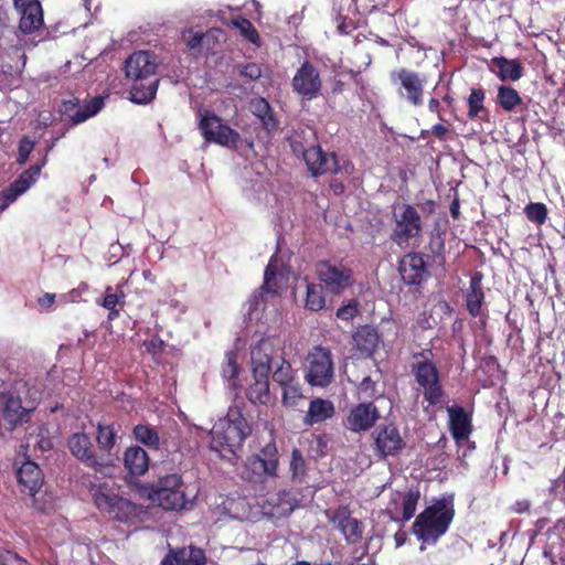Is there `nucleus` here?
I'll return each instance as SVG.
<instances>
[{"label":"nucleus","instance_id":"f257e3e1","mask_svg":"<svg viewBox=\"0 0 565 565\" xmlns=\"http://www.w3.org/2000/svg\"><path fill=\"white\" fill-rule=\"evenodd\" d=\"M291 271L273 256L264 274V284L259 291L248 300L247 315L249 320L275 319L280 309V292L288 287Z\"/></svg>","mask_w":565,"mask_h":565},{"label":"nucleus","instance_id":"f03ea898","mask_svg":"<svg viewBox=\"0 0 565 565\" xmlns=\"http://www.w3.org/2000/svg\"><path fill=\"white\" fill-rule=\"evenodd\" d=\"M211 435L210 448L222 458L231 460L236 456L244 440L250 434V426L237 406L228 408L225 417L221 418L209 431Z\"/></svg>","mask_w":565,"mask_h":565},{"label":"nucleus","instance_id":"7ed1b4c3","mask_svg":"<svg viewBox=\"0 0 565 565\" xmlns=\"http://www.w3.org/2000/svg\"><path fill=\"white\" fill-rule=\"evenodd\" d=\"M157 56L149 51L132 53L125 64L126 76L131 81V98L138 104L148 103L156 96L158 88Z\"/></svg>","mask_w":565,"mask_h":565},{"label":"nucleus","instance_id":"20e7f679","mask_svg":"<svg viewBox=\"0 0 565 565\" xmlns=\"http://www.w3.org/2000/svg\"><path fill=\"white\" fill-rule=\"evenodd\" d=\"M278 340L262 338L250 350V367L253 382L246 390V396L253 404L267 405L270 399L269 373L271 360L276 351Z\"/></svg>","mask_w":565,"mask_h":565},{"label":"nucleus","instance_id":"39448f33","mask_svg":"<svg viewBox=\"0 0 565 565\" xmlns=\"http://www.w3.org/2000/svg\"><path fill=\"white\" fill-rule=\"evenodd\" d=\"M198 491L185 484L177 473L160 478L147 493L148 499L167 511L190 510Z\"/></svg>","mask_w":565,"mask_h":565},{"label":"nucleus","instance_id":"423d86ee","mask_svg":"<svg viewBox=\"0 0 565 565\" xmlns=\"http://www.w3.org/2000/svg\"><path fill=\"white\" fill-rule=\"evenodd\" d=\"M452 518L451 500L443 499L417 516L414 523V533L424 543H435L446 533Z\"/></svg>","mask_w":565,"mask_h":565},{"label":"nucleus","instance_id":"0eeeda50","mask_svg":"<svg viewBox=\"0 0 565 565\" xmlns=\"http://www.w3.org/2000/svg\"><path fill=\"white\" fill-rule=\"evenodd\" d=\"M92 490L97 509L105 515L126 522L137 514L136 504L124 498L115 483L104 482Z\"/></svg>","mask_w":565,"mask_h":565},{"label":"nucleus","instance_id":"6e6552de","mask_svg":"<svg viewBox=\"0 0 565 565\" xmlns=\"http://www.w3.org/2000/svg\"><path fill=\"white\" fill-rule=\"evenodd\" d=\"M412 373L418 386V391L424 395V399L428 406H435L443 402L444 390L439 376L438 369L431 362L427 354L422 353L415 356V362L412 364Z\"/></svg>","mask_w":565,"mask_h":565},{"label":"nucleus","instance_id":"1a4fd4ad","mask_svg":"<svg viewBox=\"0 0 565 565\" xmlns=\"http://www.w3.org/2000/svg\"><path fill=\"white\" fill-rule=\"evenodd\" d=\"M394 227L393 241L401 247H408L418 242L422 236V218L418 211L406 203L393 207Z\"/></svg>","mask_w":565,"mask_h":565},{"label":"nucleus","instance_id":"9d476101","mask_svg":"<svg viewBox=\"0 0 565 565\" xmlns=\"http://www.w3.org/2000/svg\"><path fill=\"white\" fill-rule=\"evenodd\" d=\"M334 367L329 349L315 347L310 350L305 363V379L311 386L326 387L332 380Z\"/></svg>","mask_w":565,"mask_h":565},{"label":"nucleus","instance_id":"9b49d317","mask_svg":"<svg viewBox=\"0 0 565 565\" xmlns=\"http://www.w3.org/2000/svg\"><path fill=\"white\" fill-rule=\"evenodd\" d=\"M199 127L206 141H212L228 148L237 147L239 135L209 111L200 113Z\"/></svg>","mask_w":565,"mask_h":565},{"label":"nucleus","instance_id":"f8f14e48","mask_svg":"<svg viewBox=\"0 0 565 565\" xmlns=\"http://www.w3.org/2000/svg\"><path fill=\"white\" fill-rule=\"evenodd\" d=\"M316 271L319 280L333 294L342 292L352 282V273L342 263L320 262Z\"/></svg>","mask_w":565,"mask_h":565},{"label":"nucleus","instance_id":"ddd939ff","mask_svg":"<svg viewBox=\"0 0 565 565\" xmlns=\"http://www.w3.org/2000/svg\"><path fill=\"white\" fill-rule=\"evenodd\" d=\"M291 86L303 100L317 98L322 88L319 71L309 62L302 63L292 77Z\"/></svg>","mask_w":565,"mask_h":565},{"label":"nucleus","instance_id":"4468645a","mask_svg":"<svg viewBox=\"0 0 565 565\" xmlns=\"http://www.w3.org/2000/svg\"><path fill=\"white\" fill-rule=\"evenodd\" d=\"M119 426L115 423L99 422L96 427V440L99 450L104 454L99 456L104 460L103 471L111 468L115 460L118 459L114 451L118 438Z\"/></svg>","mask_w":565,"mask_h":565},{"label":"nucleus","instance_id":"2eb2a0df","mask_svg":"<svg viewBox=\"0 0 565 565\" xmlns=\"http://www.w3.org/2000/svg\"><path fill=\"white\" fill-rule=\"evenodd\" d=\"M72 455L96 471L103 472L104 460L96 455L90 438L85 433H74L68 440Z\"/></svg>","mask_w":565,"mask_h":565},{"label":"nucleus","instance_id":"dca6fc26","mask_svg":"<svg viewBox=\"0 0 565 565\" xmlns=\"http://www.w3.org/2000/svg\"><path fill=\"white\" fill-rule=\"evenodd\" d=\"M104 105V98L100 96L84 100L74 99L64 103V113L73 124L77 125L96 116Z\"/></svg>","mask_w":565,"mask_h":565},{"label":"nucleus","instance_id":"f3484780","mask_svg":"<svg viewBox=\"0 0 565 565\" xmlns=\"http://www.w3.org/2000/svg\"><path fill=\"white\" fill-rule=\"evenodd\" d=\"M41 167L34 166L24 171L0 195V213L10 206L20 195L25 193L40 175Z\"/></svg>","mask_w":565,"mask_h":565},{"label":"nucleus","instance_id":"a211bd4d","mask_svg":"<svg viewBox=\"0 0 565 565\" xmlns=\"http://www.w3.org/2000/svg\"><path fill=\"white\" fill-rule=\"evenodd\" d=\"M303 159L313 175L339 171L337 157L333 153L323 152L319 146L306 149Z\"/></svg>","mask_w":565,"mask_h":565},{"label":"nucleus","instance_id":"6ab92c4d","mask_svg":"<svg viewBox=\"0 0 565 565\" xmlns=\"http://www.w3.org/2000/svg\"><path fill=\"white\" fill-rule=\"evenodd\" d=\"M379 418V411L372 403H360L350 411L347 426L355 433L364 431L370 429Z\"/></svg>","mask_w":565,"mask_h":565},{"label":"nucleus","instance_id":"aec40b11","mask_svg":"<svg viewBox=\"0 0 565 565\" xmlns=\"http://www.w3.org/2000/svg\"><path fill=\"white\" fill-rule=\"evenodd\" d=\"M33 407H23L21 401L9 392H0V413L12 427L26 422Z\"/></svg>","mask_w":565,"mask_h":565},{"label":"nucleus","instance_id":"412c9836","mask_svg":"<svg viewBox=\"0 0 565 565\" xmlns=\"http://www.w3.org/2000/svg\"><path fill=\"white\" fill-rule=\"evenodd\" d=\"M17 9L21 13L20 29L24 33H31L43 24V12L38 0H15Z\"/></svg>","mask_w":565,"mask_h":565},{"label":"nucleus","instance_id":"4be33fe9","mask_svg":"<svg viewBox=\"0 0 565 565\" xmlns=\"http://www.w3.org/2000/svg\"><path fill=\"white\" fill-rule=\"evenodd\" d=\"M328 518L342 532L348 542L355 543L361 539L362 526L345 508L329 511Z\"/></svg>","mask_w":565,"mask_h":565},{"label":"nucleus","instance_id":"5701e85b","mask_svg":"<svg viewBox=\"0 0 565 565\" xmlns=\"http://www.w3.org/2000/svg\"><path fill=\"white\" fill-rule=\"evenodd\" d=\"M397 78L402 85L401 96L415 106L423 105L425 81L417 73L407 70H401Z\"/></svg>","mask_w":565,"mask_h":565},{"label":"nucleus","instance_id":"b1692460","mask_svg":"<svg viewBox=\"0 0 565 565\" xmlns=\"http://www.w3.org/2000/svg\"><path fill=\"white\" fill-rule=\"evenodd\" d=\"M399 273L406 284H419L426 276V264L420 254L409 253L399 263Z\"/></svg>","mask_w":565,"mask_h":565},{"label":"nucleus","instance_id":"393cba45","mask_svg":"<svg viewBox=\"0 0 565 565\" xmlns=\"http://www.w3.org/2000/svg\"><path fill=\"white\" fill-rule=\"evenodd\" d=\"M418 494L412 491L396 493L388 505V512L396 521H408L416 511Z\"/></svg>","mask_w":565,"mask_h":565},{"label":"nucleus","instance_id":"a878e982","mask_svg":"<svg viewBox=\"0 0 565 565\" xmlns=\"http://www.w3.org/2000/svg\"><path fill=\"white\" fill-rule=\"evenodd\" d=\"M375 445L382 456H393L404 447V441L396 427L388 425L375 434Z\"/></svg>","mask_w":565,"mask_h":565},{"label":"nucleus","instance_id":"bb28decb","mask_svg":"<svg viewBox=\"0 0 565 565\" xmlns=\"http://www.w3.org/2000/svg\"><path fill=\"white\" fill-rule=\"evenodd\" d=\"M18 480L22 491L29 495H34L43 483L42 472L39 466L30 460H25L18 469Z\"/></svg>","mask_w":565,"mask_h":565},{"label":"nucleus","instance_id":"cd10ccee","mask_svg":"<svg viewBox=\"0 0 565 565\" xmlns=\"http://www.w3.org/2000/svg\"><path fill=\"white\" fill-rule=\"evenodd\" d=\"M449 427L457 443L466 440L471 433V419L468 413L460 406H449Z\"/></svg>","mask_w":565,"mask_h":565},{"label":"nucleus","instance_id":"c85d7f7f","mask_svg":"<svg viewBox=\"0 0 565 565\" xmlns=\"http://www.w3.org/2000/svg\"><path fill=\"white\" fill-rule=\"evenodd\" d=\"M277 470V459L270 457L265 459L260 456H253L246 462V479L256 481L264 477H274Z\"/></svg>","mask_w":565,"mask_h":565},{"label":"nucleus","instance_id":"c756f323","mask_svg":"<svg viewBox=\"0 0 565 565\" xmlns=\"http://www.w3.org/2000/svg\"><path fill=\"white\" fill-rule=\"evenodd\" d=\"M205 562V554L201 548L189 546L171 552L164 557L162 565H204Z\"/></svg>","mask_w":565,"mask_h":565},{"label":"nucleus","instance_id":"7c9ffc66","mask_svg":"<svg viewBox=\"0 0 565 565\" xmlns=\"http://www.w3.org/2000/svg\"><path fill=\"white\" fill-rule=\"evenodd\" d=\"M124 463L130 475L142 476L149 468V457L142 448L129 447L124 454Z\"/></svg>","mask_w":565,"mask_h":565},{"label":"nucleus","instance_id":"2f4dec72","mask_svg":"<svg viewBox=\"0 0 565 565\" xmlns=\"http://www.w3.org/2000/svg\"><path fill=\"white\" fill-rule=\"evenodd\" d=\"M334 405L329 399L315 398L310 402L308 412L305 416L306 425L322 423L334 415Z\"/></svg>","mask_w":565,"mask_h":565},{"label":"nucleus","instance_id":"473e14b6","mask_svg":"<svg viewBox=\"0 0 565 565\" xmlns=\"http://www.w3.org/2000/svg\"><path fill=\"white\" fill-rule=\"evenodd\" d=\"M492 67L497 68V76L502 81L516 82L523 75L522 65L515 60H508L505 57H493L491 60Z\"/></svg>","mask_w":565,"mask_h":565},{"label":"nucleus","instance_id":"72a5a7b5","mask_svg":"<svg viewBox=\"0 0 565 565\" xmlns=\"http://www.w3.org/2000/svg\"><path fill=\"white\" fill-rule=\"evenodd\" d=\"M267 504L269 508H266V505L263 507L265 513L276 518L290 514L295 508V502L290 497V493L286 491L279 492L276 495H271L267 500Z\"/></svg>","mask_w":565,"mask_h":565},{"label":"nucleus","instance_id":"f704fd0d","mask_svg":"<svg viewBox=\"0 0 565 565\" xmlns=\"http://www.w3.org/2000/svg\"><path fill=\"white\" fill-rule=\"evenodd\" d=\"M353 341L361 355L370 356L379 344V335L373 328L363 327L355 332Z\"/></svg>","mask_w":565,"mask_h":565},{"label":"nucleus","instance_id":"c9c22d12","mask_svg":"<svg viewBox=\"0 0 565 565\" xmlns=\"http://www.w3.org/2000/svg\"><path fill=\"white\" fill-rule=\"evenodd\" d=\"M249 110L260 120L267 131L276 129L277 121L274 118L271 108L265 98L257 97L250 100Z\"/></svg>","mask_w":565,"mask_h":565},{"label":"nucleus","instance_id":"e433bc0d","mask_svg":"<svg viewBox=\"0 0 565 565\" xmlns=\"http://www.w3.org/2000/svg\"><path fill=\"white\" fill-rule=\"evenodd\" d=\"M483 300V291L479 280L472 279L467 294V308L469 312L476 317L479 315Z\"/></svg>","mask_w":565,"mask_h":565},{"label":"nucleus","instance_id":"4c0bfd02","mask_svg":"<svg viewBox=\"0 0 565 565\" xmlns=\"http://www.w3.org/2000/svg\"><path fill=\"white\" fill-rule=\"evenodd\" d=\"M239 373V366L237 363V353L230 351L225 354V363L222 367V375L230 382V385L234 388L238 387L237 375Z\"/></svg>","mask_w":565,"mask_h":565},{"label":"nucleus","instance_id":"58836bf2","mask_svg":"<svg viewBox=\"0 0 565 565\" xmlns=\"http://www.w3.org/2000/svg\"><path fill=\"white\" fill-rule=\"evenodd\" d=\"M522 103L519 93L510 86H500L498 89V104L505 110L512 111Z\"/></svg>","mask_w":565,"mask_h":565},{"label":"nucleus","instance_id":"ea45409f","mask_svg":"<svg viewBox=\"0 0 565 565\" xmlns=\"http://www.w3.org/2000/svg\"><path fill=\"white\" fill-rule=\"evenodd\" d=\"M126 284H127V280H122L116 286V289H114L111 287H107L106 291H105V297L100 305L105 309H113V308H116L117 306L122 307L125 303V297H126L122 288Z\"/></svg>","mask_w":565,"mask_h":565},{"label":"nucleus","instance_id":"a19ab883","mask_svg":"<svg viewBox=\"0 0 565 565\" xmlns=\"http://www.w3.org/2000/svg\"><path fill=\"white\" fill-rule=\"evenodd\" d=\"M281 391L282 404L287 407H296L303 397L301 384L298 380L281 386Z\"/></svg>","mask_w":565,"mask_h":565},{"label":"nucleus","instance_id":"79ce46f5","mask_svg":"<svg viewBox=\"0 0 565 565\" xmlns=\"http://www.w3.org/2000/svg\"><path fill=\"white\" fill-rule=\"evenodd\" d=\"M324 302L322 286L318 284H308L306 307L312 311H318L324 307Z\"/></svg>","mask_w":565,"mask_h":565},{"label":"nucleus","instance_id":"37998d69","mask_svg":"<svg viewBox=\"0 0 565 565\" xmlns=\"http://www.w3.org/2000/svg\"><path fill=\"white\" fill-rule=\"evenodd\" d=\"M134 435L137 440L149 447H157L159 437L154 429L146 425H137L134 429Z\"/></svg>","mask_w":565,"mask_h":565},{"label":"nucleus","instance_id":"c03bdc74","mask_svg":"<svg viewBox=\"0 0 565 565\" xmlns=\"http://www.w3.org/2000/svg\"><path fill=\"white\" fill-rule=\"evenodd\" d=\"M221 34L220 30H212L207 32L206 34H202L200 32H194L193 30H186L182 34V39L185 42L186 46L190 49H198L202 45V43L205 40H209L210 38H214L215 34Z\"/></svg>","mask_w":565,"mask_h":565},{"label":"nucleus","instance_id":"a18cd8bd","mask_svg":"<svg viewBox=\"0 0 565 565\" xmlns=\"http://www.w3.org/2000/svg\"><path fill=\"white\" fill-rule=\"evenodd\" d=\"M236 29L239 30L241 34L255 45H259V34L254 28L250 21L239 18L233 21Z\"/></svg>","mask_w":565,"mask_h":565},{"label":"nucleus","instance_id":"49530a36","mask_svg":"<svg viewBox=\"0 0 565 565\" xmlns=\"http://www.w3.org/2000/svg\"><path fill=\"white\" fill-rule=\"evenodd\" d=\"M524 213L531 222L537 225H542L547 218V209L543 203L527 204L524 209Z\"/></svg>","mask_w":565,"mask_h":565},{"label":"nucleus","instance_id":"de8ad7c7","mask_svg":"<svg viewBox=\"0 0 565 565\" xmlns=\"http://www.w3.org/2000/svg\"><path fill=\"white\" fill-rule=\"evenodd\" d=\"M483 100L484 92L481 88H472L468 97V115L470 118L478 117L480 111L483 110Z\"/></svg>","mask_w":565,"mask_h":565},{"label":"nucleus","instance_id":"09e8293b","mask_svg":"<svg viewBox=\"0 0 565 565\" xmlns=\"http://www.w3.org/2000/svg\"><path fill=\"white\" fill-rule=\"evenodd\" d=\"M273 379L280 387L297 380L295 371L286 361H282L281 364L275 370Z\"/></svg>","mask_w":565,"mask_h":565},{"label":"nucleus","instance_id":"8fccbe9b","mask_svg":"<svg viewBox=\"0 0 565 565\" xmlns=\"http://www.w3.org/2000/svg\"><path fill=\"white\" fill-rule=\"evenodd\" d=\"M290 469L295 478H302L306 472V463L301 452L298 449H294L291 454Z\"/></svg>","mask_w":565,"mask_h":565},{"label":"nucleus","instance_id":"3c124183","mask_svg":"<svg viewBox=\"0 0 565 565\" xmlns=\"http://www.w3.org/2000/svg\"><path fill=\"white\" fill-rule=\"evenodd\" d=\"M358 392L360 398H372L377 394L376 384L370 376H366L360 383Z\"/></svg>","mask_w":565,"mask_h":565},{"label":"nucleus","instance_id":"603ef678","mask_svg":"<svg viewBox=\"0 0 565 565\" xmlns=\"http://www.w3.org/2000/svg\"><path fill=\"white\" fill-rule=\"evenodd\" d=\"M0 565H31L26 559L10 551L0 552Z\"/></svg>","mask_w":565,"mask_h":565},{"label":"nucleus","instance_id":"864d4df0","mask_svg":"<svg viewBox=\"0 0 565 565\" xmlns=\"http://www.w3.org/2000/svg\"><path fill=\"white\" fill-rule=\"evenodd\" d=\"M359 312V305L352 300L347 306L338 309L337 317L342 320H352Z\"/></svg>","mask_w":565,"mask_h":565},{"label":"nucleus","instance_id":"5fc2aeb1","mask_svg":"<svg viewBox=\"0 0 565 565\" xmlns=\"http://www.w3.org/2000/svg\"><path fill=\"white\" fill-rule=\"evenodd\" d=\"M88 287L86 284L81 285L78 288L71 290L70 292L62 294L58 296L61 303L77 302L83 292L87 291Z\"/></svg>","mask_w":565,"mask_h":565},{"label":"nucleus","instance_id":"6e6d98bb","mask_svg":"<svg viewBox=\"0 0 565 565\" xmlns=\"http://www.w3.org/2000/svg\"><path fill=\"white\" fill-rule=\"evenodd\" d=\"M239 74L249 79H257L262 76V70L256 63H247L239 66Z\"/></svg>","mask_w":565,"mask_h":565},{"label":"nucleus","instance_id":"4d7b16f0","mask_svg":"<svg viewBox=\"0 0 565 565\" xmlns=\"http://www.w3.org/2000/svg\"><path fill=\"white\" fill-rule=\"evenodd\" d=\"M33 147H34V143L28 138H23L20 141L19 158H18V162L20 164H24L26 162L31 151L33 150Z\"/></svg>","mask_w":565,"mask_h":565},{"label":"nucleus","instance_id":"13d9d810","mask_svg":"<svg viewBox=\"0 0 565 565\" xmlns=\"http://www.w3.org/2000/svg\"><path fill=\"white\" fill-rule=\"evenodd\" d=\"M56 298L55 294L46 292L39 298V306L45 311H51Z\"/></svg>","mask_w":565,"mask_h":565},{"label":"nucleus","instance_id":"bf43d9fd","mask_svg":"<svg viewBox=\"0 0 565 565\" xmlns=\"http://www.w3.org/2000/svg\"><path fill=\"white\" fill-rule=\"evenodd\" d=\"M543 554H544V557H546V558H548V559H550V563H551V564H555V563H556V561H557L558 558H561V552H555V551H554V546H552V545H551V546L545 547V550H544Z\"/></svg>","mask_w":565,"mask_h":565},{"label":"nucleus","instance_id":"052dcab7","mask_svg":"<svg viewBox=\"0 0 565 565\" xmlns=\"http://www.w3.org/2000/svg\"><path fill=\"white\" fill-rule=\"evenodd\" d=\"M530 507L531 504L527 500H519L513 504L512 509L516 513H524L530 510Z\"/></svg>","mask_w":565,"mask_h":565},{"label":"nucleus","instance_id":"680f3d73","mask_svg":"<svg viewBox=\"0 0 565 565\" xmlns=\"http://www.w3.org/2000/svg\"><path fill=\"white\" fill-rule=\"evenodd\" d=\"M440 104L436 98H431L428 103V108L430 111H438Z\"/></svg>","mask_w":565,"mask_h":565},{"label":"nucleus","instance_id":"e2e57ef3","mask_svg":"<svg viewBox=\"0 0 565 565\" xmlns=\"http://www.w3.org/2000/svg\"><path fill=\"white\" fill-rule=\"evenodd\" d=\"M142 276H143L145 280H147L151 284L156 282V277L152 275V273L150 270H143Z\"/></svg>","mask_w":565,"mask_h":565},{"label":"nucleus","instance_id":"0e129e2a","mask_svg":"<svg viewBox=\"0 0 565 565\" xmlns=\"http://www.w3.org/2000/svg\"><path fill=\"white\" fill-rule=\"evenodd\" d=\"M434 131L436 132V135L443 136L447 131V129L443 125H436L434 126Z\"/></svg>","mask_w":565,"mask_h":565},{"label":"nucleus","instance_id":"69168bd1","mask_svg":"<svg viewBox=\"0 0 565 565\" xmlns=\"http://www.w3.org/2000/svg\"><path fill=\"white\" fill-rule=\"evenodd\" d=\"M108 310H109L108 318L110 320H114L119 316V310L117 308H113V309H108Z\"/></svg>","mask_w":565,"mask_h":565},{"label":"nucleus","instance_id":"338daca9","mask_svg":"<svg viewBox=\"0 0 565 565\" xmlns=\"http://www.w3.org/2000/svg\"><path fill=\"white\" fill-rule=\"evenodd\" d=\"M28 447H29V445H21L20 448H19L18 455L25 458L26 457Z\"/></svg>","mask_w":565,"mask_h":565},{"label":"nucleus","instance_id":"774afa93","mask_svg":"<svg viewBox=\"0 0 565 565\" xmlns=\"http://www.w3.org/2000/svg\"><path fill=\"white\" fill-rule=\"evenodd\" d=\"M85 548H87V546H84L83 544H76V545L74 546V552H75V553H77V554H79V553H82V551H83V550H85Z\"/></svg>","mask_w":565,"mask_h":565}]
</instances>
